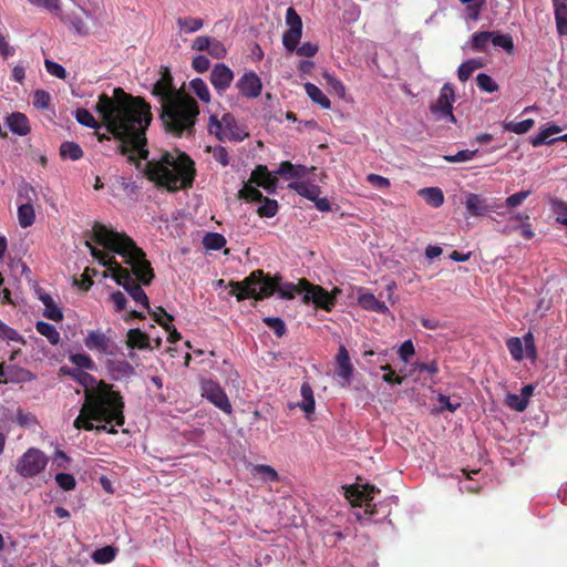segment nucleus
Instances as JSON below:
<instances>
[{"mask_svg":"<svg viewBox=\"0 0 567 567\" xmlns=\"http://www.w3.org/2000/svg\"><path fill=\"white\" fill-rule=\"evenodd\" d=\"M207 52L214 59H224L227 54V49L223 42L213 38Z\"/></svg>","mask_w":567,"mask_h":567,"instance_id":"nucleus-62","label":"nucleus"},{"mask_svg":"<svg viewBox=\"0 0 567 567\" xmlns=\"http://www.w3.org/2000/svg\"><path fill=\"white\" fill-rule=\"evenodd\" d=\"M455 101L454 89L450 83L442 86L439 97L431 104L430 111L435 121H446L455 123L456 118L453 115V103Z\"/></svg>","mask_w":567,"mask_h":567,"instance_id":"nucleus-9","label":"nucleus"},{"mask_svg":"<svg viewBox=\"0 0 567 567\" xmlns=\"http://www.w3.org/2000/svg\"><path fill=\"white\" fill-rule=\"evenodd\" d=\"M300 393L303 398V401L299 404V406L307 413L311 414L315 412V398L312 388L308 382H303L301 384Z\"/></svg>","mask_w":567,"mask_h":567,"instance_id":"nucleus-37","label":"nucleus"},{"mask_svg":"<svg viewBox=\"0 0 567 567\" xmlns=\"http://www.w3.org/2000/svg\"><path fill=\"white\" fill-rule=\"evenodd\" d=\"M553 210L556 215V220L563 224L567 229V203L555 200L553 203Z\"/></svg>","mask_w":567,"mask_h":567,"instance_id":"nucleus-63","label":"nucleus"},{"mask_svg":"<svg viewBox=\"0 0 567 567\" xmlns=\"http://www.w3.org/2000/svg\"><path fill=\"white\" fill-rule=\"evenodd\" d=\"M30 4L43 9L50 13L60 14V0H28Z\"/></svg>","mask_w":567,"mask_h":567,"instance_id":"nucleus-51","label":"nucleus"},{"mask_svg":"<svg viewBox=\"0 0 567 567\" xmlns=\"http://www.w3.org/2000/svg\"><path fill=\"white\" fill-rule=\"evenodd\" d=\"M308 168L303 165H293L290 162H282L277 171L276 175H280L286 179L300 178L307 174Z\"/></svg>","mask_w":567,"mask_h":567,"instance_id":"nucleus-29","label":"nucleus"},{"mask_svg":"<svg viewBox=\"0 0 567 567\" xmlns=\"http://www.w3.org/2000/svg\"><path fill=\"white\" fill-rule=\"evenodd\" d=\"M199 115L197 102L189 95L181 93L162 109V120L165 127L176 135L190 134Z\"/></svg>","mask_w":567,"mask_h":567,"instance_id":"nucleus-6","label":"nucleus"},{"mask_svg":"<svg viewBox=\"0 0 567 567\" xmlns=\"http://www.w3.org/2000/svg\"><path fill=\"white\" fill-rule=\"evenodd\" d=\"M177 25L185 33H194L203 28L204 21L199 18H178Z\"/></svg>","mask_w":567,"mask_h":567,"instance_id":"nucleus-43","label":"nucleus"},{"mask_svg":"<svg viewBox=\"0 0 567 567\" xmlns=\"http://www.w3.org/2000/svg\"><path fill=\"white\" fill-rule=\"evenodd\" d=\"M305 91L308 97L315 103L321 106L324 110H329L331 107V102L328 96L313 83L307 82L305 84Z\"/></svg>","mask_w":567,"mask_h":567,"instance_id":"nucleus-30","label":"nucleus"},{"mask_svg":"<svg viewBox=\"0 0 567 567\" xmlns=\"http://www.w3.org/2000/svg\"><path fill=\"white\" fill-rule=\"evenodd\" d=\"M34 209L30 203L21 204L18 208V220L21 227L25 228L34 221Z\"/></svg>","mask_w":567,"mask_h":567,"instance_id":"nucleus-40","label":"nucleus"},{"mask_svg":"<svg viewBox=\"0 0 567 567\" xmlns=\"http://www.w3.org/2000/svg\"><path fill=\"white\" fill-rule=\"evenodd\" d=\"M323 79L326 80L330 91L336 93L341 99L346 96V87L340 80L327 72L323 73Z\"/></svg>","mask_w":567,"mask_h":567,"instance_id":"nucleus-53","label":"nucleus"},{"mask_svg":"<svg viewBox=\"0 0 567 567\" xmlns=\"http://www.w3.org/2000/svg\"><path fill=\"white\" fill-rule=\"evenodd\" d=\"M35 293L38 299L42 301L45 309L43 311V316L52 321L60 322L63 320L64 316L61 308L54 302L53 298L47 293L42 288H37Z\"/></svg>","mask_w":567,"mask_h":567,"instance_id":"nucleus-21","label":"nucleus"},{"mask_svg":"<svg viewBox=\"0 0 567 567\" xmlns=\"http://www.w3.org/2000/svg\"><path fill=\"white\" fill-rule=\"evenodd\" d=\"M535 122L533 118H527L520 122L509 121L504 123V130L507 132H512L515 134H525L527 133L533 126Z\"/></svg>","mask_w":567,"mask_h":567,"instance_id":"nucleus-44","label":"nucleus"},{"mask_svg":"<svg viewBox=\"0 0 567 567\" xmlns=\"http://www.w3.org/2000/svg\"><path fill=\"white\" fill-rule=\"evenodd\" d=\"M7 125L9 130L19 136H25L30 132V124L28 117L20 112H14L7 117Z\"/></svg>","mask_w":567,"mask_h":567,"instance_id":"nucleus-23","label":"nucleus"},{"mask_svg":"<svg viewBox=\"0 0 567 567\" xmlns=\"http://www.w3.org/2000/svg\"><path fill=\"white\" fill-rule=\"evenodd\" d=\"M264 323L270 328L278 338H281L287 332L285 321L279 317H265Z\"/></svg>","mask_w":567,"mask_h":567,"instance_id":"nucleus-48","label":"nucleus"},{"mask_svg":"<svg viewBox=\"0 0 567 567\" xmlns=\"http://www.w3.org/2000/svg\"><path fill=\"white\" fill-rule=\"evenodd\" d=\"M117 549L113 546H104L93 551L92 559L96 564H109L115 559Z\"/></svg>","mask_w":567,"mask_h":567,"instance_id":"nucleus-39","label":"nucleus"},{"mask_svg":"<svg viewBox=\"0 0 567 567\" xmlns=\"http://www.w3.org/2000/svg\"><path fill=\"white\" fill-rule=\"evenodd\" d=\"M336 361H337V365H338L337 374L340 378L349 381L353 373V367L351 364L348 350L346 349L344 346L339 347V351L337 353Z\"/></svg>","mask_w":567,"mask_h":567,"instance_id":"nucleus-24","label":"nucleus"},{"mask_svg":"<svg viewBox=\"0 0 567 567\" xmlns=\"http://www.w3.org/2000/svg\"><path fill=\"white\" fill-rule=\"evenodd\" d=\"M74 379L84 388L85 400L80 410V414L73 422L78 430L85 431H106L116 434L114 427L107 429L104 425L94 426L92 421H104L106 424L114 423L116 426L124 424V401L120 392L112 389V385L96 379L82 370H75L72 373Z\"/></svg>","mask_w":567,"mask_h":567,"instance_id":"nucleus-3","label":"nucleus"},{"mask_svg":"<svg viewBox=\"0 0 567 567\" xmlns=\"http://www.w3.org/2000/svg\"><path fill=\"white\" fill-rule=\"evenodd\" d=\"M417 194L432 207H441L444 203V194L439 187H424Z\"/></svg>","mask_w":567,"mask_h":567,"instance_id":"nucleus-31","label":"nucleus"},{"mask_svg":"<svg viewBox=\"0 0 567 567\" xmlns=\"http://www.w3.org/2000/svg\"><path fill=\"white\" fill-rule=\"evenodd\" d=\"M51 102V95L44 90H37L33 93V106L39 110H44L49 107Z\"/></svg>","mask_w":567,"mask_h":567,"instance_id":"nucleus-60","label":"nucleus"},{"mask_svg":"<svg viewBox=\"0 0 567 567\" xmlns=\"http://www.w3.org/2000/svg\"><path fill=\"white\" fill-rule=\"evenodd\" d=\"M146 174L157 185L177 190L192 186L195 167L185 153H165L158 161L147 163Z\"/></svg>","mask_w":567,"mask_h":567,"instance_id":"nucleus-5","label":"nucleus"},{"mask_svg":"<svg viewBox=\"0 0 567 567\" xmlns=\"http://www.w3.org/2000/svg\"><path fill=\"white\" fill-rule=\"evenodd\" d=\"M60 155L64 159L78 161L83 156V151L74 142H64L60 146Z\"/></svg>","mask_w":567,"mask_h":567,"instance_id":"nucleus-36","label":"nucleus"},{"mask_svg":"<svg viewBox=\"0 0 567 567\" xmlns=\"http://www.w3.org/2000/svg\"><path fill=\"white\" fill-rule=\"evenodd\" d=\"M203 396L226 414L233 413L230 401L224 389L215 381L203 383Z\"/></svg>","mask_w":567,"mask_h":567,"instance_id":"nucleus-13","label":"nucleus"},{"mask_svg":"<svg viewBox=\"0 0 567 567\" xmlns=\"http://www.w3.org/2000/svg\"><path fill=\"white\" fill-rule=\"evenodd\" d=\"M207 128L209 134L215 135L220 142H241L248 136L230 113H224L220 118L215 114L210 115Z\"/></svg>","mask_w":567,"mask_h":567,"instance_id":"nucleus-8","label":"nucleus"},{"mask_svg":"<svg viewBox=\"0 0 567 567\" xmlns=\"http://www.w3.org/2000/svg\"><path fill=\"white\" fill-rule=\"evenodd\" d=\"M465 208L471 216H483L488 212H497L496 207L488 205L487 199L482 195L468 193L466 194Z\"/></svg>","mask_w":567,"mask_h":567,"instance_id":"nucleus-20","label":"nucleus"},{"mask_svg":"<svg viewBox=\"0 0 567 567\" xmlns=\"http://www.w3.org/2000/svg\"><path fill=\"white\" fill-rule=\"evenodd\" d=\"M344 496L353 507L362 506V503H365V506L370 507V502L373 499L374 494L380 492L379 488L370 484H365L362 488L351 485L344 487Z\"/></svg>","mask_w":567,"mask_h":567,"instance_id":"nucleus-15","label":"nucleus"},{"mask_svg":"<svg viewBox=\"0 0 567 567\" xmlns=\"http://www.w3.org/2000/svg\"><path fill=\"white\" fill-rule=\"evenodd\" d=\"M506 347L515 361H520L524 358L523 341L517 337H512L506 341Z\"/></svg>","mask_w":567,"mask_h":567,"instance_id":"nucleus-46","label":"nucleus"},{"mask_svg":"<svg viewBox=\"0 0 567 567\" xmlns=\"http://www.w3.org/2000/svg\"><path fill=\"white\" fill-rule=\"evenodd\" d=\"M181 93V91H176L173 87L171 80L165 78L157 81L153 86V94L159 99L162 109L168 101L173 100L175 95H179Z\"/></svg>","mask_w":567,"mask_h":567,"instance_id":"nucleus-22","label":"nucleus"},{"mask_svg":"<svg viewBox=\"0 0 567 567\" xmlns=\"http://www.w3.org/2000/svg\"><path fill=\"white\" fill-rule=\"evenodd\" d=\"M91 240L101 245L103 248H138L136 244L125 234L115 231L103 224L94 223L86 239V248H95Z\"/></svg>","mask_w":567,"mask_h":567,"instance_id":"nucleus-7","label":"nucleus"},{"mask_svg":"<svg viewBox=\"0 0 567 567\" xmlns=\"http://www.w3.org/2000/svg\"><path fill=\"white\" fill-rule=\"evenodd\" d=\"M478 151L477 150H474V151H470V150H462V151H458L456 154L454 155H445L444 156V159L446 162H450V163H463V162H468L471 159L474 158V156L476 155Z\"/></svg>","mask_w":567,"mask_h":567,"instance_id":"nucleus-58","label":"nucleus"},{"mask_svg":"<svg viewBox=\"0 0 567 567\" xmlns=\"http://www.w3.org/2000/svg\"><path fill=\"white\" fill-rule=\"evenodd\" d=\"M226 238L218 233H208L203 238L204 248H225Z\"/></svg>","mask_w":567,"mask_h":567,"instance_id":"nucleus-50","label":"nucleus"},{"mask_svg":"<svg viewBox=\"0 0 567 567\" xmlns=\"http://www.w3.org/2000/svg\"><path fill=\"white\" fill-rule=\"evenodd\" d=\"M74 116L81 125H84L86 127H92V128L99 127V124H97L96 120L94 118V116L92 115V113L85 109H78L74 112Z\"/></svg>","mask_w":567,"mask_h":567,"instance_id":"nucleus-54","label":"nucleus"},{"mask_svg":"<svg viewBox=\"0 0 567 567\" xmlns=\"http://www.w3.org/2000/svg\"><path fill=\"white\" fill-rule=\"evenodd\" d=\"M286 23L288 30L282 35V43L288 51H293L302 35V21L292 7H289L286 11Z\"/></svg>","mask_w":567,"mask_h":567,"instance_id":"nucleus-12","label":"nucleus"},{"mask_svg":"<svg viewBox=\"0 0 567 567\" xmlns=\"http://www.w3.org/2000/svg\"><path fill=\"white\" fill-rule=\"evenodd\" d=\"M532 194V190H520V192H517L511 196H508L505 202H504V207L507 208L508 210H513L515 208H517L518 206H520L526 199L527 197Z\"/></svg>","mask_w":567,"mask_h":567,"instance_id":"nucleus-47","label":"nucleus"},{"mask_svg":"<svg viewBox=\"0 0 567 567\" xmlns=\"http://www.w3.org/2000/svg\"><path fill=\"white\" fill-rule=\"evenodd\" d=\"M492 35L493 32L489 31L476 32L473 34L467 45H470L473 51H485L488 42H492Z\"/></svg>","mask_w":567,"mask_h":567,"instance_id":"nucleus-38","label":"nucleus"},{"mask_svg":"<svg viewBox=\"0 0 567 567\" xmlns=\"http://www.w3.org/2000/svg\"><path fill=\"white\" fill-rule=\"evenodd\" d=\"M248 184H256V186L262 187L268 193H275L277 188L276 174L270 173L266 166L259 165L252 171Z\"/></svg>","mask_w":567,"mask_h":567,"instance_id":"nucleus-18","label":"nucleus"},{"mask_svg":"<svg viewBox=\"0 0 567 567\" xmlns=\"http://www.w3.org/2000/svg\"><path fill=\"white\" fill-rule=\"evenodd\" d=\"M506 404L517 411V412H523L527 409L528 406V399L526 398H523L522 395H518V394H515V393H508L506 395Z\"/></svg>","mask_w":567,"mask_h":567,"instance_id":"nucleus-52","label":"nucleus"},{"mask_svg":"<svg viewBox=\"0 0 567 567\" xmlns=\"http://www.w3.org/2000/svg\"><path fill=\"white\" fill-rule=\"evenodd\" d=\"M492 43L495 47H499L504 49L506 52L511 53L514 49V43L512 37L508 34H497L493 32Z\"/></svg>","mask_w":567,"mask_h":567,"instance_id":"nucleus-56","label":"nucleus"},{"mask_svg":"<svg viewBox=\"0 0 567 567\" xmlns=\"http://www.w3.org/2000/svg\"><path fill=\"white\" fill-rule=\"evenodd\" d=\"M35 329L41 336L45 337L52 346L59 344L61 340L60 332L53 324L45 321H38Z\"/></svg>","mask_w":567,"mask_h":567,"instance_id":"nucleus-35","label":"nucleus"},{"mask_svg":"<svg viewBox=\"0 0 567 567\" xmlns=\"http://www.w3.org/2000/svg\"><path fill=\"white\" fill-rule=\"evenodd\" d=\"M70 362L80 369L95 370L96 365L92 358L86 353H75L70 355Z\"/></svg>","mask_w":567,"mask_h":567,"instance_id":"nucleus-45","label":"nucleus"},{"mask_svg":"<svg viewBox=\"0 0 567 567\" xmlns=\"http://www.w3.org/2000/svg\"><path fill=\"white\" fill-rule=\"evenodd\" d=\"M99 262L106 267L103 276L111 271L112 278L122 286L131 298L150 310L148 297L140 284L148 286L154 270L144 250H90Z\"/></svg>","mask_w":567,"mask_h":567,"instance_id":"nucleus-4","label":"nucleus"},{"mask_svg":"<svg viewBox=\"0 0 567 567\" xmlns=\"http://www.w3.org/2000/svg\"><path fill=\"white\" fill-rule=\"evenodd\" d=\"M107 369L115 379L130 377L134 373V369L125 360H109Z\"/></svg>","mask_w":567,"mask_h":567,"instance_id":"nucleus-33","label":"nucleus"},{"mask_svg":"<svg viewBox=\"0 0 567 567\" xmlns=\"http://www.w3.org/2000/svg\"><path fill=\"white\" fill-rule=\"evenodd\" d=\"M96 111L102 115L107 131L120 140L123 146H131L141 157H147L145 131L152 121L148 104L121 89H115L113 97L100 95Z\"/></svg>","mask_w":567,"mask_h":567,"instance_id":"nucleus-1","label":"nucleus"},{"mask_svg":"<svg viewBox=\"0 0 567 567\" xmlns=\"http://www.w3.org/2000/svg\"><path fill=\"white\" fill-rule=\"evenodd\" d=\"M210 83L218 94H223L234 81V72L225 63H217L210 72Z\"/></svg>","mask_w":567,"mask_h":567,"instance_id":"nucleus-16","label":"nucleus"},{"mask_svg":"<svg viewBox=\"0 0 567 567\" xmlns=\"http://www.w3.org/2000/svg\"><path fill=\"white\" fill-rule=\"evenodd\" d=\"M288 187L297 192L300 196L306 197L311 202L313 199H317V197L321 193L320 187L318 185L305 181L292 182L288 185Z\"/></svg>","mask_w":567,"mask_h":567,"instance_id":"nucleus-25","label":"nucleus"},{"mask_svg":"<svg viewBox=\"0 0 567 567\" xmlns=\"http://www.w3.org/2000/svg\"><path fill=\"white\" fill-rule=\"evenodd\" d=\"M208 153L212 154L213 158L219 163L223 167H226L229 164V154L226 147L216 145V146H208L206 148Z\"/></svg>","mask_w":567,"mask_h":567,"instance_id":"nucleus-49","label":"nucleus"},{"mask_svg":"<svg viewBox=\"0 0 567 567\" xmlns=\"http://www.w3.org/2000/svg\"><path fill=\"white\" fill-rule=\"evenodd\" d=\"M238 195L247 202L258 203L257 213L260 217L270 218L278 212L277 200L264 197L261 192L254 185L245 184Z\"/></svg>","mask_w":567,"mask_h":567,"instance_id":"nucleus-11","label":"nucleus"},{"mask_svg":"<svg viewBox=\"0 0 567 567\" xmlns=\"http://www.w3.org/2000/svg\"><path fill=\"white\" fill-rule=\"evenodd\" d=\"M561 132V126L553 122H548L539 128L537 134L530 136L529 142L534 147H538L540 145H551L555 142H558L557 137H554V135Z\"/></svg>","mask_w":567,"mask_h":567,"instance_id":"nucleus-19","label":"nucleus"},{"mask_svg":"<svg viewBox=\"0 0 567 567\" xmlns=\"http://www.w3.org/2000/svg\"><path fill=\"white\" fill-rule=\"evenodd\" d=\"M477 86L488 93L498 90L497 83L486 73H478L476 76Z\"/></svg>","mask_w":567,"mask_h":567,"instance_id":"nucleus-55","label":"nucleus"},{"mask_svg":"<svg viewBox=\"0 0 567 567\" xmlns=\"http://www.w3.org/2000/svg\"><path fill=\"white\" fill-rule=\"evenodd\" d=\"M44 64H45L47 71L51 75H53L58 79H64L66 76L65 69L61 64L50 61V60H45Z\"/></svg>","mask_w":567,"mask_h":567,"instance_id":"nucleus-64","label":"nucleus"},{"mask_svg":"<svg viewBox=\"0 0 567 567\" xmlns=\"http://www.w3.org/2000/svg\"><path fill=\"white\" fill-rule=\"evenodd\" d=\"M482 66H483V64L481 63V61H478L476 59H470V60L465 61L464 63H462L458 66V70H457V76H458L460 81L466 82L470 79V76L473 74V72Z\"/></svg>","mask_w":567,"mask_h":567,"instance_id":"nucleus-41","label":"nucleus"},{"mask_svg":"<svg viewBox=\"0 0 567 567\" xmlns=\"http://www.w3.org/2000/svg\"><path fill=\"white\" fill-rule=\"evenodd\" d=\"M251 472L254 475L260 476L265 482H277L279 480L278 473L270 465H254Z\"/></svg>","mask_w":567,"mask_h":567,"instance_id":"nucleus-42","label":"nucleus"},{"mask_svg":"<svg viewBox=\"0 0 567 567\" xmlns=\"http://www.w3.org/2000/svg\"><path fill=\"white\" fill-rule=\"evenodd\" d=\"M236 86L243 95L251 99L259 96L262 89L261 80L255 72L244 73Z\"/></svg>","mask_w":567,"mask_h":567,"instance_id":"nucleus-17","label":"nucleus"},{"mask_svg":"<svg viewBox=\"0 0 567 567\" xmlns=\"http://www.w3.org/2000/svg\"><path fill=\"white\" fill-rule=\"evenodd\" d=\"M557 32L567 34V0H554Z\"/></svg>","mask_w":567,"mask_h":567,"instance_id":"nucleus-28","label":"nucleus"},{"mask_svg":"<svg viewBox=\"0 0 567 567\" xmlns=\"http://www.w3.org/2000/svg\"><path fill=\"white\" fill-rule=\"evenodd\" d=\"M437 402L440 403V406L435 409L437 413H443L444 411H449L454 413L456 410H458L462 405V399L458 395H445L442 393H439L437 395Z\"/></svg>","mask_w":567,"mask_h":567,"instance_id":"nucleus-32","label":"nucleus"},{"mask_svg":"<svg viewBox=\"0 0 567 567\" xmlns=\"http://www.w3.org/2000/svg\"><path fill=\"white\" fill-rule=\"evenodd\" d=\"M231 293L238 301L252 298L264 300L275 292L285 300H291L297 295L301 296L305 305L312 303L316 308L331 311L337 302V295L340 289L334 288L331 292L319 285H315L306 278H300L297 284L282 282L280 275L270 276L262 270H255L243 281L230 284Z\"/></svg>","mask_w":567,"mask_h":567,"instance_id":"nucleus-2","label":"nucleus"},{"mask_svg":"<svg viewBox=\"0 0 567 567\" xmlns=\"http://www.w3.org/2000/svg\"><path fill=\"white\" fill-rule=\"evenodd\" d=\"M126 344L131 349H150V337L140 329H130L127 332Z\"/></svg>","mask_w":567,"mask_h":567,"instance_id":"nucleus-27","label":"nucleus"},{"mask_svg":"<svg viewBox=\"0 0 567 567\" xmlns=\"http://www.w3.org/2000/svg\"><path fill=\"white\" fill-rule=\"evenodd\" d=\"M189 90L202 101L203 103H209L212 95L207 83L200 79L195 78L189 82Z\"/></svg>","mask_w":567,"mask_h":567,"instance_id":"nucleus-34","label":"nucleus"},{"mask_svg":"<svg viewBox=\"0 0 567 567\" xmlns=\"http://www.w3.org/2000/svg\"><path fill=\"white\" fill-rule=\"evenodd\" d=\"M48 464L45 454L34 447L29 449L19 458L16 471L24 478H31L40 474Z\"/></svg>","mask_w":567,"mask_h":567,"instance_id":"nucleus-10","label":"nucleus"},{"mask_svg":"<svg viewBox=\"0 0 567 567\" xmlns=\"http://www.w3.org/2000/svg\"><path fill=\"white\" fill-rule=\"evenodd\" d=\"M359 305L369 311H374L377 313L385 315L389 312L388 306L375 298L373 293H362L358 298Z\"/></svg>","mask_w":567,"mask_h":567,"instance_id":"nucleus-26","label":"nucleus"},{"mask_svg":"<svg viewBox=\"0 0 567 567\" xmlns=\"http://www.w3.org/2000/svg\"><path fill=\"white\" fill-rule=\"evenodd\" d=\"M0 338L24 343L23 337L13 328L0 320Z\"/></svg>","mask_w":567,"mask_h":567,"instance_id":"nucleus-57","label":"nucleus"},{"mask_svg":"<svg viewBox=\"0 0 567 567\" xmlns=\"http://www.w3.org/2000/svg\"><path fill=\"white\" fill-rule=\"evenodd\" d=\"M84 344L90 351L105 355H114L116 346L113 340L100 330H91L84 338Z\"/></svg>","mask_w":567,"mask_h":567,"instance_id":"nucleus-14","label":"nucleus"},{"mask_svg":"<svg viewBox=\"0 0 567 567\" xmlns=\"http://www.w3.org/2000/svg\"><path fill=\"white\" fill-rule=\"evenodd\" d=\"M148 312L153 317V320L163 328L165 324H168L174 320V317L169 315L163 307H157L154 311H151L150 309Z\"/></svg>","mask_w":567,"mask_h":567,"instance_id":"nucleus-61","label":"nucleus"},{"mask_svg":"<svg viewBox=\"0 0 567 567\" xmlns=\"http://www.w3.org/2000/svg\"><path fill=\"white\" fill-rule=\"evenodd\" d=\"M55 482L63 491H72L76 486L74 476L68 473H58L55 475Z\"/></svg>","mask_w":567,"mask_h":567,"instance_id":"nucleus-59","label":"nucleus"}]
</instances>
